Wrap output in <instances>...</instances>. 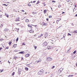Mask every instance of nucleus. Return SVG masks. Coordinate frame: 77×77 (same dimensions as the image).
<instances>
[{
    "instance_id": "nucleus-39",
    "label": "nucleus",
    "mask_w": 77,
    "mask_h": 77,
    "mask_svg": "<svg viewBox=\"0 0 77 77\" xmlns=\"http://www.w3.org/2000/svg\"><path fill=\"white\" fill-rule=\"evenodd\" d=\"M55 67V66H53L52 67V69H53Z\"/></svg>"
},
{
    "instance_id": "nucleus-34",
    "label": "nucleus",
    "mask_w": 77,
    "mask_h": 77,
    "mask_svg": "<svg viewBox=\"0 0 77 77\" xmlns=\"http://www.w3.org/2000/svg\"><path fill=\"white\" fill-rule=\"evenodd\" d=\"M69 4V5H72V3L71 2H70Z\"/></svg>"
},
{
    "instance_id": "nucleus-45",
    "label": "nucleus",
    "mask_w": 77,
    "mask_h": 77,
    "mask_svg": "<svg viewBox=\"0 0 77 77\" xmlns=\"http://www.w3.org/2000/svg\"><path fill=\"white\" fill-rule=\"evenodd\" d=\"M2 15H0V18H2Z\"/></svg>"
},
{
    "instance_id": "nucleus-60",
    "label": "nucleus",
    "mask_w": 77,
    "mask_h": 77,
    "mask_svg": "<svg viewBox=\"0 0 77 77\" xmlns=\"http://www.w3.org/2000/svg\"><path fill=\"white\" fill-rule=\"evenodd\" d=\"M72 24L73 26H74V24H73V23H72Z\"/></svg>"
},
{
    "instance_id": "nucleus-43",
    "label": "nucleus",
    "mask_w": 77,
    "mask_h": 77,
    "mask_svg": "<svg viewBox=\"0 0 77 77\" xmlns=\"http://www.w3.org/2000/svg\"><path fill=\"white\" fill-rule=\"evenodd\" d=\"M60 7H61V5H60L59 6H58V8H60Z\"/></svg>"
},
{
    "instance_id": "nucleus-57",
    "label": "nucleus",
    "mask_w": 77,
    "mask_h": 77,
    "mask_svg": "<svg viewBox=\"0 0 77 77\" xmlns=\"http://www.w3.org/2000/svg\"><path fill=\"white\" fill-rule=\"evenodd\" d=\"M55 23V21H54V22H53V23Z\"/></svg>"
},
{
    "instance_id": "nucleus-3",
    "label": "nucleus",
    "mask_w": 77,
    "mask_h": 77,
    "mask_svg": "<svg viewBox=\"0 0 77 77\" xmlns=\"http://www.w3.org/2000/svg\"><path fill=\"white\" fill-rule=\"evenodd\" d=\"M48 44L47 42H44L42 44V46L43 47H46L47 45Z\"/></svg>"
},
{
    "instance_id": "nucleus-8",
    "label": "nucleus",
    "mask_w": 77,
    "mask_h": 77,
    "mask_svg": "<svg viewBox=\"0 0 77 77\" xmlns=\"http://www.w3.org/2000/svg\"><path fill=\"white\" fill-rule=\"evenodd\" d=\"M42 24H43V25H44V26H47V25H48V24L47 23H45L44 22H43L42 23Z\"/></svg>"
},
{
    "instance_id": "nucleus-11",
    "label": "nucleus",
    "mask_w": 77,
    "mask_h": 77,
    "mask_svg": "<svg viewBox=\"0 0 77 77\" xmlns=\"http://www.w3.org/2000/svg\"><path fill=\"white\" fill-rule=\"evenodd\" d=\"M12 40H11V41H10L8 43V44H9V45H10H10H11V44H12Z\"/></svg>"
},
{
    "instance_id": "nucleus-62",
    "label": "nucleus",
    "mask_w": 77,
    "mask_h": 77,
    "mask_svg": "<svg viewBox=\"0 0 77 77\" xmlns=\"http://www.w3.org/2000/svg\"><path fill=\"white\" fill-rule=\"evenodd\" d=\"M76 6H77L75 5V7H76Z\"/></svg>"
},
{
    "instance_id": "nucleus-52",
    "label": "nucleus",
    "mask_w": 77,
    "mask_h": 77,
    "mask_svg": "<svg viewBox=\"0 0 77 77\" xmlns=\"http://www.w3.org/2000/svg\"><path fill=\"white\" fill-rule=\"evenodd\" d=\"M8 61L9 63H11L10 62H9V61L8 60Z\"/></svg>"
},
{
    "instance_id": "nucleus-47",
    "label": "nucleus",
    "mask_w": 77,
    "mask_h": 77,
    "mask_svg": "<svg viewBox=\"0 0 77 77\" xmlns=\"http://www.w3.org/2000/svg\"><path fill=\"white\" fill-rule=\"evenodd\" d=\"M1 72H3V70H0Z\"/></svg>"
},
{
    "instance_id": "nucleus-61",
    "label": "nucleus",
    "mask_w": 77,
    "mask_h": 77,
    "mask_svg": "<svg viewBox=\"0 0 77 77\" xmlns=\"http://www.w3.org/2000/svg\"><path fill=\"white\" fill-rule=\"evenodd\" d=\"M76 66H77V63L76 64Z\"/></svg>"
},
{
    "instance_id": "nucleus-59",
    "label": "nucleus",
    "mask_w": 77,
    "mask_h": 77,
    "mask_svg": "<svg viewBox=\"0 0 77 77\" xmlns=\"http://www.w3.org/2000/svg\"><path fill=\"white\" fill-rule=\"evenodd\" d=\"M58 51V50L57 49V50H56V51Z\"/></svg>"
},
{
    "instance_id": "nucleus-46",
    "label": "nucleus",
    "mask_w": 77,
    "mask_h": 77,
    "mask_svg": "<svg viewBox=\"0 0 77 77\" xmlns=\"http://www.w3.org/2000/svg\"><path fill=\"white\" fill-rule=\"evenodd\" d=\"M21 12H24L25 11H24V10H22L21 11Z\"/></svg>"
},
{
    "instance_id": "nucleus-44",
    "label": "nucleus",
    "mask_w": 77,
    "mask_h": 77,
    "mask_svg": "<svg viewBox=\"0 0 77 77\" xmlns=\"http://www.w3.org/2000/svg\"><path fill=\"white\" fill-rule=\"evenodd\" d=\"M2 49H3V48H0V51H1V50H2Z\"/></svg>"
},
{
    "instance_id": "nucleus-53",
    "label": "nucleus",
    "mask_w": 77,
    "mask_h": 77,
    "mask_svg": "<svg viewBox=\"0 0 77 77\" xmlns=\"http://www.w3.org/2000/svg\"><path fill=\"white\" fill-rule=\"evenodd\" d=\"M21 59H22V60H23V57H22L21 58Z\"/></svg>"
},
{
    "instance_id": "nucleus-2",
    "label": "nucleus",
    "mask_w": 77,
    "mask_h": 77,
    "mask_svg": "<svg viewBox=\"0 0 77 77\" xmlns=\"http://www.w3.org/2000/svg\"><path fill=\"white\" fill-rule=\"evenodd\" d=\"M52 60L53 59L51 58L50 57H47L46 58V60H47V61H51V60Z\"/></svg>"
},
{
    "instance_id": "nucleus-33",
    "label": "nucleus",
    "mask_w": 77,
    "mask_h": 77,
    "mask_svg": "<svg viewBox=\"0 0 77 77\" xmlns=\"http://www.w3.org/2000/svg\"><path fill=\"white\" fill-rule=\"evenodd\" d=\"M30 2H29V4H28V6H31V4H30Z\"/></svg>"
},
{
    "instance_id": "nucleus-20",
    "label": "nucleus",
    "mask_w": 77,
    "mask_h": 77,
    "mask_svg": "<svg viewBox=\"0 0 77 77\" xmlns=\"http://www.w3.org/2000/svg\"><path fill=\"white\" fill-rule=\"evenodd\" d=\"M39 3H40V1H38L36 3V5H38V4H39Z\"/></svg>"
},
{
    "instance_id": "nucleus-9",
    "label": "nucleus",
    "mask_w": 77,
    "mask_h": 77,
    "mask_svg": "<svg viewBox=\"0 0 77 77\" xmlns=\"http://www.w3.org/2000/svg\"><path fill=\"white\" fill-rule=\"evenodd\" d=\"M9 30V29L8 28H5L4 29V32H7V31H8Z\"/></svg>"
},
{
    "instance_id": "nucleus-41",
    "label": "nucleus",
    "mask_w": 77,
    "mask_h": 77,
    "mask_svg": "<svg viewBox=\"0 0 77 77\" xmlns=\"http://www.w3.org/2000/svg\"><path fill=\"white\" fill-rule=\"evenodd\" d=\"M2 5H5V6H8V5H7L5 4H2Z\"/></svg>"
},
{
    "instance_id": "nucleus-14",
    "label": "nucleus",
    "mask_w": 77,
    "mask_h": 77,
    "mask_svg": "<svg viewBox=\"0 0 77 77\" xmlns=\"http://www.w3.org/2000/svg\"><path fill=\"white\" fill-rule=\"evenodd\" d=\"M51 47L50 46H48L47 47V49H48V50H49V49H51Z\"/></svg>"
},
{
    "instance_id": "nucleus-18",
    "label": "nucleus",
    "mask_w": 77,
    "mask_h": 77,
    "mask_svg": "<svg viewBox=\"0 0 77 77\" xmlns=\"http://www.w3.org/2000/svg\"><path fill=\"white\" fill-rule=\"evenodd\" d=\"M24 53V51H21L19 52V54H23Z\"/></svg>"
},
{
    "instance_id": "nucleus-55",
    "label": "nucleus",
    "mask_w": 77,
    "mask_h": 77,
    "mask_svg": "<svg viewBox=\"0 0 77 77\" xmlns=\"http://www.w3.org/2000/svg\"><path fill=\"white\" fill-rule=\"evenodd\" d=\"M75 17H77V14H76Z\"/></svg>"
},
{
    "instance_id": "nucleus-40",
    "label": "nucleus",
    "mask_w": 77,
    "mask_h": 77,
    "mask_svg": "<svg viewBox=\"0 0 77 77\" xmlns=\"http://www.w3.org/2000/svg\"><path fill=\"white\" fill-rule=\"evenodd\" d=\"M18 41V37H17L16 39V41Z\"/></svg>"
},
{
    "instance_id": "nucleus-38",
    "label": "nucleus",
    "mask_w": 77,
    "mask_h": 77,
    "mask_svg": "<svg viewBox=\"0 0 77 77\" xmlns=\"http://www.w3.org/2000/svg\"><path fill=\"white\" fill-rule=\"evenodd\" d=\"M49 18H51L52 17V16H49Z\"/></svg>"
},
{
    "instance_id": "nucleus-36",
    "label": "nucleus",
    "mask_w": 77,
    "mask_h": 77,
    "mask_svg": "<svg viewBox=\"0 0 77 77\" xmlns=\"http://www.w3.org/2000/svg\"><path fill=\"white\" fill-rule=\"evenodd\" d=\"M75 53H76V51H75L73 52V54H75Z\"/></svg>"
},
{
    "instance_id": "nucleus-12",
    "label": "nucleus",
    "mask_w": 77,
    "mask_h": 77,
    "mask_svg": "<svg viewBox=\"0 0 77 77\" xmlns=\"http://www.w3.org/2000/svg\"><path fill=\"white\" fill-rule=\"evenodd\" d=\"M29 56H30V54H26L25 55V57H29Z\"/></svg>"
},
{
    "instance_id": "nucleus-23",
    "label": "nucleus",
    "mask_w": 77,
    "mask_h": 77,
    "mask_svg": "<svg viewBox=\"0 0 77 77\" xmlns=\"http://www.w3.org/2000/svg\"><path fill=\"white\" fill-rule=\"evenodd\" d=\"M14 59L15 60H17V59H18V58L17 57H14Z\"/></svg>"
},
{
    "instance_id": "nucleus-15",
    "label": "nucleus",
    "mask_w": 77,
    "mask_h": 77,
    "mask_svg": "<svg viewBox=\"0 0 77 77\" xmlns=\"http://www.w3.org/2000/svg\"><path fill=\"white\" fill-rule=\"evenodd\" d=\"M17 44H14L13 45V47L14 48H16V47H17Z\"/></svg>"
},
{
    "instance_id": "nucleus-35",
    "label": "nucleus",
    "mask_w": 77,
    "mask_h": 77,
    "mask_svg": "<svg viewBox=\"0 0 77 77\" xmlns=\"http://www.w3.org/2000/svg\"><path fill=\"white\" fill-rule=\"evenodd\" d=\"M71 36V34H70L69 33H68V36Z\"/></svg>"
},
{
    "instance_id": "nucleus-24",
    "label": "nucleus",
    "mask_w": 77,
    "mask_h": 77,
    "mask_svg": "<svg viewBox=\"0 0 77 77\" xmlns=\"http://www.w3.org/2000/svg\"><path fill=\"white\" fill-rule=\"evenodd\" d=\"M7 50H8V49H9V47L7 46L5 48V50H7Z\"/></svg>"
},
{
    "instance_id": "nucleus-51",
    "label": "nucleus",
    "mask_w": 77,
    "mask_h": 77,
    "mask_svg": "<svg viewBox=\"0 0 77 77\" xmlns=\"http://www.w3.org/2000/svg\"><path fill=\"white\" fill-rule=\"evenodd\" d=\"M65 14V12H63L62 13V14Z\"/></svg>"
},
{
    "instance_id": "nucleus-63",
    "label": "nucleus",
    "mask_w": 77,
    "mask_h": 77,
    "mask_svg": "<svg viewBox=\"0 0 77 77\" xmlns=\"http://www.w3.org/2000/svg\"><path fill=\"white\" fill-rule=\"evenodd\" d=\"M35 35H34V36H35Z\"/></svg>"
},
{
    "instance_id": "nucleus-22",
    "label": "nucleus",
    "mask_w": 77,
    "mask_h": 77,
    "mask_svg": "<svg viewBox=\"0 0 77 77\" xmlns=\"http://www.w3.org/2000/svg\"><path fill=\"white\" fill-rule=\"evenodd\" d=\"M33 47H34L35 50H36V48H37V47L35 45H34Z\"/></svg>"
},
{
    "instance_id": "nucleus-17",
    "label": "nucleus",
    "mask_w": 77,
    "mask_h": 77,
    "mask_svg": "<svg viewBox=\"0 0 77 77\" xmlns=\"http://www.w3.org/2000/svg\"><path fill=\"white\" fill-rule=\"evenodd\" d=\"M43 36V34H41V35L38 36V38H41V37H42Z\"/></svg>"
},
{
    "instance_id": "nucleus-48",
    "label": "nucleus",
    "mask_w": 77,
    "mask_h": 77,
    "mask_svg": "<svg viewBox=\"0 0 77 77\" xmlns=\"http://www.w3.org/2000/svg\"><path fill=\"white\" fill-rule=\"evenodd\" d=\"M35 2H36V1H33V3H35Z\"/></svg>"
},
{
    "instance_id": "nucleus-29",
    "label": "nucleus",
    "mask_w": 77,
    "mask_h": 77,
    "mask_svg": "<svg viewBox=\"0 0 77 77\" xmlns=\"http://www.w3.org/2000/svg\"><path fill=\"white\" fill-rule=\"evenodd\" d=\"M20 23H16V25L17 26H18L19 24H20Z\"/></svg>"
},
{
    "instance_id": "nucleus-49",
    "label": "nucleus",
    "mask_w": 77,
    "mask_h": 77,
    "mask_svg": "<svg viewBox=\"0 0 77 77\" xmlns=\"http://www.w3.org/2000/svg\"><path fill=\"white\" fill-rule=\"evenodd\" d=\"M46 20H47V21H48V18H47V19H46Z\"/></svg>"
},
{
    "instance_id": "nucleus-37",
    "label": "nucleus",
    "mask_w": 77,
    "mask_h": 77,
    "mask_svg": "<svg viewBox=\"0 0 77 77\" xmlns=\"http://www.w3.org/2000/svg\"><path fill=\"white\" fill-rule=\"evenodd\" d=\"M28 67H31V66L30 64H28Z\"/></svg>"
},
{
    "instance_id": "nucleus-26",
    "label": "nucleus",
    "mask_w": 77,
    "mask_h": 77,
    "mask_svg": "<svg viewBox=\"0 0 77 77\" xmlns=\"http://www.w3.org/2000/svg\"><path fill=\"white\" fill-rule=\"evenodd\" d=\"M73 77V75H69V76H68V77Z\"/></svg>"
},
{
    "instance_id": "nucleus-54",
    "label": "nucleus",
    "mask_w": 77,
    "mask_h": 77,
    "mask_svg": "<svg viewBox=\"0 0 77 77\" xmlns=\"http://www.w3.org/2000/svg\"><path fill=\"white\" fill-rule=\"evenodd\" d=\"M60 21V20H57V21Z\"/></svg>"
},
{
    "instance_id": "nucleus-16",
    "label": "nucleus",
    "mask_w": 77,
    "mask_h": 77,
    "mask_svg": "<svg viewBox=\"0 0 77 77\" xmlns=\"http://www.w3.org/2000/svg\"><path fill=\"white\" fill-rule=\"evenodd\" d=\"M25 22L26 23H29V19H26Z\"/></svg>"
},
{
    "instance_id": "nucleus-13",
    "label": "nucleus",
    "mask_w": 77,
    "mask_h": 77,
    "mask_svg": "<svg viewBox=\"0 0 77 77\" xmlns=\"http://www.w3.org/2000/svg\"><path fill=\"white\" fill-rule=\"evenodd\" d=\"M42 61V60L41 59H40L38 61H37V63H38V62H41Z\"/></svg>"
},
{
    "instance_id": "nucleus-10",
    "label": "nucleus",
    "mask_w": 77,
    "mask_h": 77,
    "mask_svg": "<svg viewBox=\"0 0 77 77\" xmlns=\"http://www.w3.org/2000/svg\"><path fill=\"white\" fill-rule=\"evenodd\" d=\"M29 32L30 33H33V32H34V31L33 29H31L29 31Z\"/></svg>"
},
{
    "instance_id": "nucleus-4",
    "label": "nucleus",
    "mask_w": 77,
    "mask_h": 77,
    "mask_svg": "<svg viewBox=\"0 0 77 77\" xmlns=\"http://www.w3.org/2000/svg\"><path fill=\"white\" fill-rule=\"evenodd\" d=\"M63 68H60L58 70V73H61V72H62V71H63Z\"/></svg>"
},
{
    "instance_id": "nucleus-27",
    "label": "nucleus",
    "mask_w": 77,
    "mask_h": 77,
    "mask_svg": "<svg viewBox=\"0 0 77 77\" xmlns=\"http://www.w3.org/2000/svg\"><path fill=\"white\" fill-rule=\"evenodd\" d=\"M47 12V10H45L44 11V14H45Z\"/></svg>"
},
{
    "instance_id": "nucleus-6",
    "label": "nucleus",
    "mask_w": 77,
    "mask_h": 77,
    "mask_svg": "<svg viewBox=\"0 0 77 77\" xmlns=\"http://www.w3.org/2000/svg\"><path fill=\"white\" fill-rule=\"evenodd\" d=\"M20 19V17H17L16 18V21H20V20H19Z\"/></svg>"
},
{
    "instance_id": "nucleus-19",
    "label": "nucleus",
    "mask_w": 77,
    "mask_h": 77,
    "mask_svg": "<svg viewBox=\"0 0 77 77\" xmlns=\"http://www.w3.org/2000/svg\"><path fill=\"white\" fill-rule=\"evenodd\" d=\"M5 14L6 15V16L7 17V18H9V16L8 14L6 13H5Z\"/></svg>"
},
{
    "instance_id": "nucleus-25",
    "label": "nucleus",
    "mask_w": 77,
    "mask_h": 77,
    "mask_svg": "<svg viewBox=\"0 0 77 77\" xmlns=\"http://www.w3.org/2000/svg\"><path fill=\"white\" fill-rule=\"evenodd\" d=\"M74 33H77V30H75L74 31Z\"/></svg>"
},
{
    "instance_id": "nucleus-30",
    "label": "nucleus",
    "mask_w": 77,
    "mask_h": 77,
    "mask_svg": "<svg viewBox=\"0 0 77 77\" xmlns=\"http://www.w3.org/2000/svg\"><path fill=\"white\" fill-rule=\"evenodd\" d=\"M3 40H4V39L2 38V39H0V41H3Z\"/></svg>"
},
{
    "instance_id": "nucleus-56",
    "label": "nucleus",
    "mask_w": 77,
    "mask_h": 77,
    "mask_svg": "<svg viewBox=\"0 0 77 77\" xmlns=\"http://www.w3.org/2000/svg\"><path fill=\"white\" fill-rule=\"evenodd\" d=\"M26 66H28V65H29V64H26Z\"/></svg>"
},
{
    "instance_id": "nucleus-5",
    "label": "nucleus",
    "mask_w": 77,
    "mask_h": 77,
    "mask_svg": "<svg viewBox=\"0 0 77 77\" xmlns=\"http://www.w3.org/2000/svg\"><path fill=\"white\" fill-rule=\"evenodd\" d=\"M28 27H29V28H30V29H32V26H31V25L30 24H28L27 25Z\"/></svg>"
},
{
    "instance_id": "nucleus-64",
    "label": "nucleus",
    "mask_w": 77,
    "mask_h": 77,
    "mask_svg": "<svg viewBox=\"0 0 77 77\" xmlns=\"http://www.w3.org/2000/svg\"><path fill=\"white\" fill-rule=\"evenodd\" d=\"M34 17H36V15L34 16Z\"/></svg>"
},
{
    "instance_id": "nucleus-31",
    "label": "nucleus",
    "mask_w": 77,
    "mask_h": 77,
    "mask_svg": "<svg viewBox=\"0 0 77 77\" xmlns=\"http://www.w3.org/2000/svg\"><path fill=\"white\" fill-rule=\"evenodd\" d=\"M26 45L25 44V43H22V46H23V45Z\"/></svg>"
},
{
    "instance_id": "nucleus-42",
    "label": "nucleus",
    "mask_w": 77,
    "mask_h": 77,
    "mask_svg": "<svg viewBox=\"0 0 77 77\" xmlns=\"http://www.w3.org/2000/svg\"><path fill=\"white\" fill-rule=\"evenodd\" d=\"M52 2L53 3H56V1H52Z\"/></svg>"
},
{
    "instance_id": "nucleus-32",
    "label": "nucleus",
    "mask_w": 77,
    "mask_h": 77,
    "mask_svg": "<svg viewBox=\"0 0 77 77\" xmlns=\"http://www.w3.org/2000/svg\"><path fill=\"white\" fill-rule=\"evenodd\" d=\"M14 74H15V72H14L12 74V75H14Z\"/></svg>"
},
{
    "instance_id": "nucleus-1",
    "label": "nucleus",
    "mask_w": 77,
    "mask_h": 77,
    "mask_svg": "<svg viewBox=\"0 0 77 77\" xmlns=\"http://www.w3.org/2000/svg\"><path fill=\"white\" fill-rule=\"evenodd\" d=\"M44 70L43 69H42L40 70L38 72V75H41L42 74H43L44 73Z\"/></svg>"
},
{
    "instance_id": "nucleus-50",
    "label": "nucleus",
    "mask_w": 77,
    "mask_h": 77,
    "mask_svg": "<svg viewBox=\"0 0 77 77\" xmlns=\"http://www.w3.org/2000/svg\"><path fill=\"white\" fill-rule=\"evenodd\" d=\"M32 26H35V27H36V26H37V25H32Z\"/></svg>"
},
{
    "instance_id": "nucleus-21",
    "label": "nucleus",
    "mask_w": 77,
    "mask_h": 77,
    "mask_svg": "<svg viewBox=\"0 0 77 77\" xmlns=\"http://www.w3.org/2000/svg\"><path fill=\"white\" fill-rule=\"evenodd\" d=\"M25 69L26 71H27L29 70V68H28L26 67L25 68Z\"/></svg>"
},
{
    "instance_id": "nucleus-7",
    "label": "nucleus",
    "mask_w": 77,
    "mask_h": 77,
    "mask_svg": "<svg viewBox=\"0 0 77 77\" xmlns=\"http://www.w3.org/2000/svg\"><path fill=\"white\" fill-rule=\"evenodd\" d=\"M32 14H33V15H35V14H37V12L35 11H34L33 12H32Z\"/></svg>"
},
{
    "instance_id": "nucleus-58",
    "label": "nucleus",
    "mask_w": 77,
    "mask_h": 77,
    "mask_svg": "<svg viewBox=\"0 0 77 77\" xmlns=\"http://www.w3.org/2000/svg\"><path fill=\"white\" fill-rule=\"evenodd\" d=\"M30 3H32V2L31 1V2H30Z\"/></svg>"
},
{
    "instance_id": "nucleus-28",
    "label": "nucleus",
    "mask_w": 77,
    "mask_h": 77,
    "mask_svg": "<svg viewBox=\"0 0 77 77\" xmlns=\"http://www.w3.org/2000/svg\"><path fill=\"white\" fill-rule=\"evenodd\" d=\"M3 24H1L0 26V27H1V28H2V27H3Z\"/></svg>"
}]
</instances>
